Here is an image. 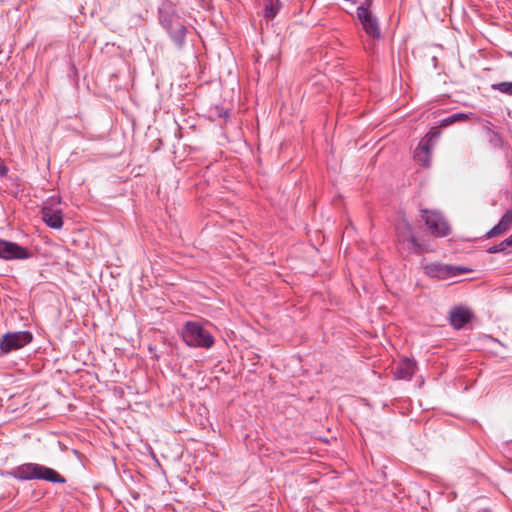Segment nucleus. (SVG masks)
<instances>
[{"mask_svg":"<svg viewBox=\"0 0 512 512\" xmlns=\"http://www.w3.org/2000/svg\"><path fill=\"white\" fill-rule=\"evenodd\" d=\"M13 475L20 480H46L53 483H65V478L52 468L36 463H25L13 470Z\"/></svg>","mask_w":512,"mask_h":512,"instance_id":"1","label":"nucleus"},{"mask_svg":"<svg viewBox=\"0 0 512 512\" xmlns=\"http://www.w3.org/2000/svg\"><path fill=\"white\" fill-rule=\"evenodd\" d=\"M182 338L191 347L210 348L214 344L213 336L198 322H187L182 331Z\"/></svg>","mask_w":512,"mask_h":512,"instance_id":"2","label":"nucleus"},{"mask_svg":"<svg viewBox=\"0 0 512 512\" xmlns=\"http://www.w3.org/2000/svg\"><path fill=\"white\" fill-rule=\"evenodd\" d=\"M421 218L432 235L445 237L450 233V226L440 213L424 209L421 211Z\"/></svg>","mask_w":512,"mask_h":512,"instance_id":"3","label":"nucleus"},{"mask_svg":"<svg viewBox=\"0 0 512 512\" xmlns=\"http://www.w3.org/2000/svg\"><path fill=\"white\" fill-rule=\"evenodd\" d=\"M424 271L430 277L446 280L470 272V269L461 266L431 263L424 266Z\"/></svg>","mask_w":512,"mask_h":512,"instance_id":"4","label":"nucleus"},{"mask_svg":"<svg viewBox=\"0 0 512 512\" xmlns=\"http://www.w3.org/2000/svg\"><path fill=\"white\" fill-rule=\"evenodd\" d=\"M161 19L163 26L166 28L171 38L178 45H181L186 34V27L181 18L174 14H164Z\"/></svg>","mask_w":512,"mask_h":512,"instance_id":"5","label":"nucleus"},{"mask_svg":"<svg viewBox=\"0 0 512 512\" xmlns=\"http://www.w3.org/2000/svg\"><path fill=\"white\" fill-rule=\"evenodd\" d=\"M32 340V335L27 331L7 333L3 336L0 348L3 353H9L24 347Z\"/></svg>","mask_w":512,"mask_h":512,"instance_id":"6","label":"nucleus"},{"mask_svg":"<svg viewBox=\"0 0 512 512\" xmlns=\"http://www.w3.org/2000/svg\"><path fill=\"white\" fill-rule=\"evenodd\" d=\"M29 252L17 243L0 239V258L5 260L27 259Z\"/></svg>","mask_w":512,"mask_h":512,"instance_id":"7","label":"nucleus"},{"mask_svg":"<svg viewBox=\"0 0 512 512\" xmlns=\"http://www.w3.org/2000/svg\"><path fill=\"white\" fill-rule=\"evenodd\" d=\"M357 17L361 22L363 29L369 36L374 38L380 36L378 22L368 8L363 6L358 7Z\"/></svg>","mask_w":512,"mask_h":512,"instance_id":"8","label":"nucleus"},{"mask_svg":"<svg viewBox=\"0 0 512 512\" xmlns=\"http://www.w3.org/2000/svg\"><path fill=\"white\" fill-rule=\"evenodd\" d=\"M42 219L50 228L59 230L63 226V214L61 209H54L47 204L42 208Z\"/></svg>","mask_w":512,"mask_h":512,"instance_id":"9","label":"nucleus"},{"mask_svg":"<svg viewBox=\"0 0 512 512\" xmlns=\"http://www.w3.org/2000/svg\"><path fill=\"white\" fill-rule=\"evenodd\" d=\"M471 317V311L464 307H456L452 309L449 316L451 325L456 329H461L470 321Z\"/></svg>","mask_w":512,"mask_h":512,"instance_id":"10","label":"nucleus"},{"mask_svg":"<svg viewBox=\"0 0 512 512\" xmlns=\"http://www.w3.org/2000/svg\"><path fill=\"white\" fill-rule=\"evenodd\" d=\"M512 227V209L506 211L499 223L486 233V238H493L506 233Z\"/></svg>","mask_w":512,"mask_h":512,"instance_id":"11","label":"nucleus"},{"mask_svg":"<svg viewBox=\"0 0 512 512\" xmlns=\"http://www.w3.org/2000/svg\"><path fill=\"white\" fill-rule=\"evenodd\" d=\"M416 371V363L410 359L402 360L395 369V376L398 379H410Z\"/></svg>","mask_w":512,"mask_h":512,"instance_id":"12","label":"nucleus"},{"mask_svg":"<svg viewBox=\"0 0 512 512\" xmlns=\"http://www.w3.org/2000/svg\"><path fill=\"white\" fill-rule=\"evenodd\" d=\"M430 149V144L421 141L414 152L415 160L423 166H428L430 163Z\"/></svg>","mask_w":512,"mask_h":512,"instance_id":"13","label":"nucleus"},{"mask_svg":"<svg viewBox=\"0 0 512 512\" xmlns=\"http://www.w3.org/2000/svg\"><path fill=\"white\" fill-rule=\"evenodd\" d=\"M396 229H397L398 236L403 241H409L413 245L417 244L416 243V239H415V237L413 236V233H412V227H411V225L406 220H401L397 224Z\"/></svg>","mask_w":512,"mask_h":512,"instance_id":"14","label":"nucleus"},{"mask_svg":"<svg viewBox=\"0 0 512 512\" xmlns=\"http://www.w3.org/2000/svg\"><path fill=\"white\" fill-rule=\"evenodd\" d=\"M492 88L494 90H498L501 93L512 95V82H501L497 84H492Z\"/></svg>","mask_w":512,"mask_h":512,"instance_id":"15","label":"nucleus"},{"mask_svg":"<svg viewBox=\"0 0 512 512\" xmlns=\"http://www.w3.org/2000/svg\"><path fill=\"white\" fill-rule=\"evenodd\" d=\"M466 118V115L465 114H454L446 119H444L442 121V126H448L452 123H454L455 121H458V120H462V119H465Z\"/></svg>","mask_w":512,"mask_h":512,"instance_id":"16","label":"nucleus"},{"mask_svg":"<svg viewBox=\"0 0 512 512\" xmlns=\"http://www.w3.org/2000/svg\"><path fill=\"white\" fill-rule=\"evenodd\" d=\"M440 135V131L438 130V128H432L425 136V138L422 140L423 142L425 143H428L430 144V142L437 138L438 136Z\"/></svg>","mask_w":512,"mask_h":512,"instance_id":"17","label":"nucleus"},{"mask_svg":"<svg viewBox=\"0 0 512 512\" xmlns=\"http://www.w3.org/2000/svg\"><path fill=\"white\" fill-rule=\"evenodd\" d=\"M508 248L507 245H505V241L503 240L501 243L494 245L488 249L489 253H498L506 250Z\"/></svg>","mask_w":512,"mask_h":512,"instance_id":"18","label":"nucleus"},{"mask_svg":"<svg viewBox=\"0 0 512 512\" xmlns=\"http://www.w3.org/2000/svg\"><path fill=\"white\" fill-rule=\"evenodd\" d=\"M277 13V10L272 5H267L265 8V17L273 18Z\"/></svg>","mask_w":512,"mask_h":512,"instance_id":"19","label":"nucleus"},{"mask_svg":"<svg viewBox=\"0 0 512 512\" xmlns=\"http://www.w3.org/2000/svg\"><path fill=\"white\" fill-rule=\"evenodd\" d=\"M7 172L8 168L6 167V165L3 162H0V176L6 175Z\"/></svg>","mask_w":512,"mask_h":512,"instance_id":"20","label":"nucleus"},{"mask_svg":"<svg viewBox=\"0 0 512 512\" xmlns=\"http://www.w3.org/2000/svg\"><path fill=\"white\" fill-rule=\"evenodd\" d=\"M504 241H505V245H507L508 247L512 246V234Z\"/></svg>","mask_w":512,"mask_h":512,"instance_id":"21","label":"nucleus"}]
</instances>
